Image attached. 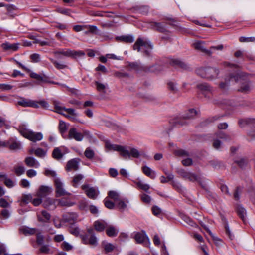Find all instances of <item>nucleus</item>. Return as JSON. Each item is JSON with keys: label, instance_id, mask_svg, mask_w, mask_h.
I'll use <instances>...</instances> for the list:
<instances>
[{"label": "nucleus", "instance_id": "nucleus-11", "mask_svg": "<svg viewBox=\"0 0 255 255\" xmlns=\"http://www.w3.org/2000/svg\"><path fill=\"white\" fill-rule=\"evenodd\" d=\"M134 239L137 244H144L146 242L149 243V239L144 231L141 232H136L134 234Z\"/></svg>", "mask_w": 255, "mask_h": 255}, {"label": "nucleus", "instance_id": "nucleus-26", "mask_svg": "<svg viewBox=\"0 0 255 255\" xmlns=\"http://www.w3.org/2000/svg\"><path fill=\"white\" fill-rule=\"evenodd\" d=\"M234 75L235 74H231L229 75L228 76H227L226 78H225V82H221L220 84V88L223 90H226L228 88V87L229 86L230 81H234V79H231V76Z\"/></svg>", "mask_w": 255, "mask_h": 255}, {"label": "nucleus", "instance_id": "nucleus-4", "mask_svg": "<svg viewBox=\"0 0 255 255\" xmlns=\"http://www.w3.org/2000/svg\"><path fill=\"white\" fill-rule=\"evenodd\" d=\"M197 114V111L194 109H189L185 114H184L179 119H176L175 123L176 125L181 126L185 125L187 124L185 120H189L193 118Z\"/></svg>", "mask_w": 255, "mask_h": 255}, {"label": "nucleus", "instance_id": "nucleus-52", "mask_svg": "<svg viewBox=\"0 0 255 255\" xmlns=\"http://www.w3.org/2000/svg\"><path fill=\"white\" fill-rule=\"evenodd\" d=\"M235 163L241 168H244L248 164L247 160L244 158H241L240 159L236 160L235 161Z\"/></svg>", "mask_w": 255, "mask_h": 255}, {"label": "nucleus", "instance_id": "nucleus-35", "mask_svg": "<svg viewBox=\"0 0 255 255\" xmlns=\"http://www.w3.org/2000/svg\"><path fill=\"white\" fill-rule=\"evenodd\" d=\"M55 56H58L62 55L66 57H70V49H60L53 52Z\"/></svg>", "mask_w": 255, "mask_h": 255}, {"label": "nucleus", "instance_id": "nucleus-9", "mask_svg": "<svg viewBox=\"0 0 255 255\" xmlns=\"http://www.w3.org/2000/svg\"><path fill=\"white\" fill-rule=\"evenodd\" d=\"M149 24L150 28L153 30L163 33H170V31L166 29L163 23L150 22Z\"/></svg>", "mask_w": 255, "mask_h": 255}, {"label": "nucleus", "instance_id": "nucleus-55", "mask_svg": "<svg viewBox=\"0 0 255 255\" xmlns=\"http://www.w3.org/2000/svg\"><path fill=\"white\" fill-rule=\"evenodd\" d=\"M119 151L120 152V155L125 159L129 158V152L128 150L125 149L124 147L122 146V148Z\"/></svg>", "mask_w": 255, "mask_h": 255}, {"label": "nucleus", "instance_id": "nucleus-44", "mask_svg": "<svg viewBox=\"0 0 255 255\" xmlns=\"http://www.w3.org/2000/svg\"><path fill=\"white\" fill-rule=\"evenodd\" d=\"M50 60L51 62L54 64L55 67L58 69H63L67 68V66L66 65H65L60 62H58L52 58H50Z\"/></svg>", "mask_w": 255, "mask_h": 255}, {"label": "nucleus", "instance_id": "nucleus-51", "mask_svg": "<svg viewBox=\"0 0 255 255\" xmlns=\"http://www.w3.org/2000/svg\"><path fill=\"white\" fill-rule=\"evenodd\" d=\"M14 172L17 176H20L25 172V168L22 166H18L14 167Z\"/></svg>", "mask_w": 255, "mask_h": 255}, {"label": "nucleus", "instance_id": "nucleus-24", "mask_svg": "<svg viewBox=\"0 0 255 255\" xmlns=\"http://www.w3.org/2000/svg\"><path fill=\"white\" fill-rule=\"evenodd\" d=\"M142 172L147 176L150 177L152 179L155 178L156 175L155 172L152 171L151 168L147 166H144L142 168Z\"/></svg>", "mask_w": 255, "mask_h": 255}, {"label": "nucleus", "instance_id": "nucleus-5", "mask_svg": "<svg viewBox=\"0 0 255 255\" xmlns=\"http://www.w3.org/2000/svg\"><path fill=\"white\" fill-rule=\"evenodd\" d=\"M87 231L90 237L88 238V235H83L81 236L82 241L85 244H89L91 246H96L98 244L97 239L95 236L94 229L92 228L88 229Z\"/></svg>", "mask_w": 255, "mask_h": 255}, {"label": "nucleus", "instance_id": "nucleus-29", "mask_svg": "<svg viewBox=\"0 0 255 255\" xmlns=\"http://www.w3.org/2000/svg\"><path fill=\"white\" fill-rule=\"evenodd\" d=\"M236 212L243 221L245 222L246 216V212L245 209L241 206H238L236 208Z\"/></svg>", "mask_w": 255, "mask_h": 255}, {"label": "nucleus", "instance_id": "nucleus-3", "mask_svg": "<svg viewBox=\"0 0 255 255\" xmlns=\"http://www.w3.org/2000/svg\"><path fill=\"white\" fill-rule=\"evenodd\" d=\"M141 47H143L145 48V50L144 51L145 54L147 56H149L150 55V51L149 49H152L153 45L149 40H145L142 38L139 37L133 45V49L134 50L140 52Z\"/></svg>", "mask_w": 255, "mask_h": 255}, {"label": "nucleus", "instance_id": "nucleus-2", "mask_svg": "<svg viewBox=\"0 0 255 255\" xmlns=\"http://www.w3.org/2000/svg\"><path fill=\"white\" fill-rule=\"evenodd\" d=\"M18 131L25 138L36 142L43 139V134L41 132H35L26 129L24 126L19 127Z\"/></svg>", "mask_w": 255, "mask_h": 255}, {"label": "nucleus", "instance_id": "nucleus-60", "mask_svg": "<svg viewBox=\"0 0 255 255\" xmlns=\"http://www.w3.org/2000/svg\"><path fill=\"white\" fill-rule=\"evenodd\" d=\"M239 41L241 42H255V37H246L242 36L240 37Z\"/></svg>", "mask_w": 255, "mask_h": 255}, {"label": "nucleus", "instance_id": "nucleus-6", "mask_svg": "<svg viewBox=\"0 0 255 255\" xmlns=\"http://www.w3.org/2000/svg\"><path fill=\"white\" fill-rule=\"evenodd\" d=\"M56 189V197H60L64 195H70V193L66 191L63 188V184L58 178H56L54 180Z\"/></svg>", "mask_w": 255, "mask_h": 255}, {"label": "nucleus", "instance_id": "nucleus-42", "mask_svg": "<svg viewBox=\"0 0 255 255\" xmlns=\"http://www.w3.org/2000/svg\"><path fill=\"white\" fill-rule=\"evenodd\" d=\"M30 76L31 78L36 79L38 81L41 82H46L45 76H43L42 75H39L34 72H31L30 74Z\"/></svg>", "mask_w": 255, "mask_h": 255}, {"label": "nucleus", "instance_id": "nucleus-59", "mask_svg": "<svg viewBox=\"0 0 255 255\" xmlns=\"http://www.w3.org/2000/svg\"><path fill=\"white\" fill-rule=\"evenodd\" d=\"M196 72L200 77L206 78V68H199L196 70Z\"/></svg>", "mask_w": 255, "mask_h": 255}, {"label": "nucleus", "instance_id": "nucleus-38", "mask_svg": "<svg viewBox=\"0 0 255 255\" xmlns=\"http://www.w3.org/2000/svg\"><path fill=\"white\" fill-rule=\"evenodd\" d=\"M36 242L37 245L40 246L43 245L44 242V237L40 232H37L36 234Z\"/></svg>", "mask_w": 255, "mask_h": 255}, {"label": "nucleus", "instance_id": "nucleus-10", "mask_svg": "<svg viewBox=\"0 0 255 255\" xmlns=\"http://www.w3.org/2000/svg\"><path fill=\"white\" fill-rule=\"evenodd\" d=\"M67 138L69 139H74L77 141H81L84 138V135L78 132L76 128H72L69 130Z\"/></svg>", "mask_w": 255, "mask_h": 255}, {"label": "nucleus", "instance_id": "nucleus-19", "mask_svg": "<svg viewBox=\"0 0 255 255\" xmlns=\"http://www.w3.org/2000/svg\"><path fill=\"white\" fill-rule=\"evenodd\" d=\"M54 107L57 112L61 114L63 113V111H64L70 115H75V110L72 108H66L60 106L59 104L56 103H55Z\"/></svg>", "mask_w": 255, "mask_h": 255}, {"label": "nucleus", "instance_id": "nucleus-37", "mask_svg": "<svg viewBox=\"0 0 255 255\" xmlns=\"http://www.w3.org/2000/svg\"><path fill=\"white\" fill-rule=\"evenodd\" d=\"M50 254L51 253V249L48 245H42L39 249L38 254Z\"/></svg>", "mask_w": 255, "mask_h": 255}, {"label": "nucleus", "instance_id": "nucleus-54", "mask_svg": "<svg viewBox=\"0 0 255 255\" xmlns=\"http://www.w3.org/2000/svg\"><path fill=\"white\" fill-rule=\"evenodd\" d=\"M222 117V116H215L214 117H211V118H209L208 119L205 120L203 122V125H207V124H208L209 123H212V122H214V121L219 119Z\"/></svg>", "mask_w": 255, "mask_h": 255}, {"label": "nucleus", "instance_id": "nucleus-14", "mask_svg": "<svg viewBox=\"0 0 255 255\" xmlns=\"http://www.w3.org/2000/svg\"><path fill=\"white\" fill-rule=\"evenodd\" d=\"M79 161L80 160L78 158H74L69 160L66 165V170L67 171L71 170H77L79 168Z\"/></svg>", "mask_w": 255, "mask_h": 255}, {"label": "nucleus", "instance_id": "nucleus-18", "mask_svg": "<svg viewBox=\"0 0 255 255\" xmlns=\"http://www.w3.org/2000/svg\"><path fill=\"white\" fill-rule=\"evenodd\" d=\"M56 199L47 198L43 201V206L45 208L54 209L56 207Z\"/></svg>", "mask_w": 255, "mask_h": 255}, {"label": "nucleus", "instance_id": "nucleus-23", "mask_svg": "<svg viewBox=\"0 0 255 255\" xmlns=\"http://www.w3.org/2000/svg\"><path fill=\"white\" fill-rule=\"evenodd\" d=\"M238 124L241 127H245L246 125L255 124V119L246 118L239 119Z\"/></svg>", "mask_w": 255, "mask_h": 255}, {"label": "nucleus", "instance_id": "nucleus-28", "mask_svg": "<svg viewBox=\"0 0 255 255\" xmlns=\"http://www.w3.org/2000/svg\"><path fill=\"white\" fill-rule=\"evenodd\" d=\"M197 87L204 94L206 92H212V88L207 83H201L197 85Z\"/></svg>", "mask_w": 255, "mask_h": 255}, {"label": "nucleus", "instance_id": "nucleus-16", "mask_svg": "<svg viewBox=\"0 0 255 255\" xmlns=\"http://www.w3.org/2000/svg\"><path fill=\"white\" fill-rule=\"evenodd\" d=\"M219 73L218 69L212 67L206 68V78L209 79H213L216 78Z\"/></svg>", "mask_w": 255, "mask_h": 255}, {"label": "nucleus", "instance_id": "nucleus-8", "mask_svg": "<svg viewBox=\"0 0 255 255\" xmlns=\"http://www.w3.org/2000/svg\"><path fill=\"white\" fill-rule=\"evenodd\" d=\"M81 188L84 191L87 197L91 199H95L99 194L98 190L94 187H89L88 184H84L81 186Z\"/></svg>", "mask_w": 255, "mask_h": 255}, {"label": "nucleus", "instance_id": "nucleus-64", "mask_svg": "<svg viewBox=\"0 0 255 255\" xmlns=\"http://www.w3.org/2000/svg\"><path fill=\"white\" fill-rule=\"evenodd\" d=\"M44 174L46 176L52 177L54 178V179H55L56 178H57L56 177L57 176L56 173L53 170H49V169H46L45 171V172H44Z\"/></svg>", "mask_w": 255, "mask_h": 255}, {"label": "nucleus", "instance_id": "nucleus-40", "mask_svg": "<svg viewBox=\"0 0 255 255\" xmlns=\"http://www.w3.org/2000/svg\"><path fill=\"white\" fill-rule=\"evenodd\" d=\"M108 197L114 200L115 202H118L120 199V197L118 193L114 191H110L108 192Z\"/></svg>", "mask_w": 255, "mask_h": 255}, {"label": "nucleus", "instance_id": "nucleus-32", "mask_svg": "<svg viewBox=\"0 0 255 255\" xmlns=\"http://www.w3.org/2000/svg\"><path fill=\"white\" fill-rule=\"evenodd\" d=\"M85 26H87L86 28L88 29V30L85 32L86 34L89 33L93 34H98L99 30L96 26L91 25H85Z\"/></svg>", "mask_w": 255, "mask_h": 255}, {"label": "nucleus", "instance_id": "nucleus-20", "mask_svg": "<svg viewBox=\"0 0 255 255\" xmlns=\"http://www.w3.org/2000/svg\"><path fill=\"white\" fill-rule=\"evenodd\" d=\"M24 162L25 164L29 167L38 168L39 166V162L33 157H26Z\"/></svg>", "mask_w": 255, "mask_h": 255}, {"label": "nucleus", "instance_id": "nucleus-49", "mask_svg": "<svg viewBox=\"0 0 255 255\" xmlns=\"http://www.w3.org/2000/svg\"><path fill=\"white\" fill-rule=\"evenodd\" d=\"M84 177L81 174H78L75 176L73 179V186L76 187L78 185L80 181L83 179Z\"/></svg>", "mask_w": 255, "mask_h": 255}, {"label": "nucleus", "instance_id": "nucleus-62", "mask_svg": "<svg viewBox=\"0 0 255 255\" xmlns=\"http://www.w3.org/2000/svg\"><path fill=\"white\" fill-rule=\"evenodd\" d=\"M168 87L169 90L173 93H175L177 91L176 84L173 82H169L168 83Z\"/></svg>", "mask_w": 255, "mask_h": 255}, {"label": "nucleus", "instance_id": "nucleus-43", "mask_svg": "<svg viewBox=\"0 0 255 255\" xmlns=\"http://www.w3.org/2000/svg\"><path fill=\"white\" fill-rule=\"evenodd\" d=\"M136 184L137 187L145 192H148V190L150 189V186L147 184H144L142 183L141 181H139L136 182Z\"/></svg>", "mask_w": 255, "mask_h": 255}, {"label": "nucleus", "instance_id": "nucleus-12", "mask_svg": "<svg viewBox=\"0 0 255 255\" xmlns=\"http://www.w3.org/2000/svg\"><path fill=\"white\" fill-rule=\"evenodd\" d=\"M52 192V188L51 187L41 185L39 187L38 191L36 193V195L38 197L43 198L49 195Z\"/></svg>", "mask_w": 255, "mask_h": 255}, {"label": "nucleus", "instance_id": "nucleus-22", "mask_svg": "<svg viewBox=\"0 0 255 255\" xmlns=\"http://www.w3.org/2000/svg\"><path fill=\"white\" fill-rule=\"evenodd\" d=\"M204 43L203 42H197L194 43V46L197 50H200V51L207 54L209 55H211L212 51L208 50L204 47Z\"/></svg>", "mask_w": 255, "mask_h": 255}, {"label": "nucleus", "instance_id": "nucleus-61", "mask_svg": "<svg viewBox=\"0 0 255 255\" xmlns=\"http://www.w3.org/2000/svg\"><path fill=\"white\" fill-rule=\"evenodd\" d=\"M175 153L176 155L179 156H189V153L185 150L183 149H178L175 151Z\"/></svg>", "mask_w": 255, "mask_h": 255}, {"label": "nucleus", "instance_id": "nucleus-56", "mask_svg": "<svg viewBox=\"0 0 255 255\" xmlns=\"http://www.w3.org/2000/svg\"><path fill=\"white\" fill-rule=\"evenodd\" d=\"M140 155V152L136 148H132L129 152V157L132 156L134 158H138Z\"/></svg>", "mask_w": 255, "mask_h": 255}, {"label": "nucleus", "instance_id": "nucleus-27", "mask_svg": "<svg viewBox=\"0 0 255 255\" xmlns=\"http://www.w3.org/2000/svg\"><path fill=\"white\" fill-rule=\"evenodd\" d=\"M170 63L173 66L180 67L182 69H186L187 68L186 64L178 59H172Z\"/></svg>", "mask_w": 255, "mask_h": 255}, {"label": "nucleus", "instance_id": "nucleus-1", "mask_svg": "<svg viewBox=\"0 0 255 255\" xmlns=\"http://www.w3.org/2000/svg\"><path fill=\"white\" fill-rule=\"evenodd\" d=\"M225 65L236 69L234 76H231V79H234L235 82L239 83L238 91L242 93H247L252 88V84L249 77L246 74L241 72L239 70V66L235 64L225 62Z\"/></svg>", "mask_w": 255, "mask_h": 255}, {"label": "nucleus", "instance_id": "nucleus-15", "mask_svg": "<svg viewBox=\"0 0 255 255\" xmlns=\"http://www.w3.org/2000/svg\"><path fill=\"white\" fill-rule=\"evenodd\" d=\"M19 43H10L6 42L1 44V47L4 51L14 52L18 50L19 49Z\"/></svg>", "mask_w": 255, "mask_h": 255}, {"label": "nucleus", "instance_id": "nucleus-34", "mask_svg": "<svg viewBox=\"0 0 255 255\" xmlns=\"http://www.w3.org/2000/svg\"><path fill=\"white\" fill-rule=\"evenodd\" d=\"M102 246L104 248L106 253L111 252L115 248V247L113 244L107 243L105 241L102 242Z\"/></svg>", "mask_w": 255, "mask_h": 255}, {"label": "nucleus", "instance_id": "nucleus-21", "mask_svg": "<svg viewBox=\"0 0 255 255\" xmlns=\"http://www.w3.org/2000/svg\"><path fill=\"white\" fill-rule=\"evenodd\" d=\"M77 215L75 213H67L63 216V220L69 224H73L77 220Z\"/></svg>", "mask_w": 255, "mask_h": 255}, {"label": "nucleus", "instance_id": "nucleus-57", "mask_svg": "<svg viewBox=\"0 0 255 255\" xmlns=\"http://www.w3.org/2000/svg\"><path fill=\"white\" fill-rule=\"evenodd\" d=\"M69 231L71 234L76 237L78 236L80 234V229L79 228L76 227H70L69 228Z\"/></svg>", "mask_w": 255, "mask_h": 255}, {"label": "nucleus", "instance_id": "nucleus-17", "mask_svg": "<svg viewBox=\"0 0 255 255\" xmlns=\"http://www.w3.org/2000/svg\"><path fill=\"white\" fill-rule=\"evenodd\" d=\"M19 231L25 236L33 235L37 233L38 230L35 228H30L27 226H23L19 229Z\"/></svg>", "mask_w": 255, "mask_h": 255}, {"label": "nucleus", "instance_id": "nucleus-13", "mask_svg": "<svg viewBox=\"0 0 255 255\" xmlns=\"http://www.w3.org/2000/svg\"><path fill=\"white\" fill-rule=\"evenodd\" d=\"M179 174L184 179L188 180L191 182H195L198 180V177L196 174L184 170L180 171Z\"/></svg>", "mask_w": 255, "mask_h": 255}, {"label": "nucleus", "instance_id": "nucleus-39", "mask_svg": "<svg viewBox=\"0 0 255 255\" xmlns=\"http://www.w3.org/2000/svg\"><path fill=\"white\" fill-rule=\"evenodd\" d=\"M47 153V151L41 148H38L34 151V154L36 156L39 158H44Z\"/></svg>", "mask_w": 255, "mask_h": 255}, {"label": "nucleus", "instance_id": "nucleus-45", "mask_svg": "<svg viewBox=\"0 0 255 255\" xmlns=\"http://www.w3.org/2000/svg\"><path fill=\"white\" fill-rule=\"evenodd\" d=\"M58 128L59 132L62 135V136H63V134L65 133L67 130L66 123L62 121H60L59 122Z\"/></svg>", "mask_w": 255, "mask_h": 255}, {"label": "nucleus", "instance_id": "nucleus-63", "mask_svg": "<svg viewBox=\"0 0 255 255\" xmlns=\"http://www.w3.org/2000/svg\"><path fill=\"white\" fill-rule=\"evenodd\" d=\"M104 205L105 207L109 209H113L115 207V204L113 202L106 198L104 200Z\"/></svg>", "mask_w": 255, "mask_h": 255}, {"label": "nucleus", "instance_id": "nucleus-47", "mask_svg": "<svg viewBox=\"0 0 255 255\" xmlns=\"http://www.w3.org/2000/svg\"><path fill=\"white\" fill-rule=\"evenodd\" d=\"M42 216L44 218V220H43L41 217H38V219L39 221L41 222H47L49 221L51 218L50 214L46 211L43 210L41 212Z\"/></svg>", "mask_w": 255, "mask_h": 255}, {"label": "nucleus", "instance_id": "nucleus-33", "mask_svg": "<svg viewBox=\"0 0 255 255\" xmlns=\"http://www.w3.org/2000/svg\"><path fill=\"white\" fill-rule=\"evenodd\" d=\"M116 39L126 43H132L134 41V37L131 35L122 36L118 37Z\"/></svg>", "mask_w": 255, "mask_h": 255}, {"label": "nucleus", "instance_id": "nucleus-31", "mask_svg": "<svg viewBox=\"0 0 255 255\" xmlns=\"http://www.w3.org/2000/svg\"><path fill=\"white\" fill-rule=\"evenodd\" d=\"M32 196L31 194H23L21 199L18 200L20 202V204L22 205V204H27L32 201Z\"/></svg>", "mask_w": 255, "mask_h": 255}, {"label": "nucleus", "instance_id": "nucleus-36", "mask_svg": "<svg viewBox=\"0 0 255 255\" xmlns=\"http://www.w3.org/2000/svg\"><path fill=\"white\" fill-rule=\"evenodd\" d=\"M106 234L109 237H115L118 234V231L114 227L110 226L106 229Z\"/></svg>", "mask_w": 255, "mask_h": 255}, {"label": "nucleus", "instance_id": "nucleus-50", "mask_svg": "<svg viewBox=\"0 0 255 255\" xmlns=\"http://www.w3.org/2000/svg\"><path fill=\"white\" fill-rule=\"evenodd\" d=\"M95 83L96 86V89L99 92H101L104 93H106L105 90L106 86L105 84L98 81H95Z\"/></svg>", "mask_w": 255, "mask_h": 255}, {"label": "nucleus", "instance_id": "nucleus-25", "mask_svg": "<svg viewBox=\"0 0 255 255\" xmlns=\"http://www.w3.org/2000/svg\"><path fill=\"white\" fill-rule=\"evenodd\" d=\"M94 227L98 232L103 231L105 228L107 227V224L106 222L103 221H96L94 222Z\"/></svg>", "mask_w": 255, "mask_h": 255}, {"label": "nucleus", "instance_id": "nucleus-46", "mask_svg": "<svg viewBox=\"0 0 255 255\" xmlns=\"http://www.w3.org/2000/svg\"><path fill=\"white\" fill-rule=\"evenodd\" d=\"M8 141L9 142V144L7 147H9V149L11 150H15L20 148L21 145L19 142L13 141L10 143V140Z\"/></svg>", "mask_w": 255, "mask_h": 255}, {"label": "nucleus", "instance_id": "nucleus-53", "mask_svg": "<svg viewBox=\"0 0 255 255\" xmlns=\"http://www.w3.org/2000/svg\"><path fill=\"white\" fill-rule=\"evenodd\" d=\"M5 15H7L8 18H13L16 16V14L13 11L12 7L9 5L7 7V12L5 13Z\"/></svg>", "mask_w": 255, "mask_h": 255}, {"label": "nucleus", "instance_id": "nucleus-41", "mask_svg": "<svg viewBox=\"0 0 255 255\" xmlns=\"http://www.w3.org/2000/svg\"><path fill=\"white\" fill-rule=\"evenodd\" d=\"M70 53L69 57H72L74 58L85 55V53L82 51H75L70 49Z\"/></svg>", "mask_w": 255, "mask_h": 255}, {"label": "nucleus", "instance_id": "nucleus-30", "mask_svg": "<svg viewBox=\"0 0 255 255\" xmlns=\"http://www.w3.org/2000/svg\"><path fill=\"white\" fill-rule=\"evenodd\" d=\"M63 155L64 154L62 152L60 147L54 148L52 152L53 158L57 160L61 159L63 157Z\"/></svg>", "mask_w": 255, "mask_h": 255}, {"label": "nucleus", "instance_id": "nucleus-58", "mask_svg": "<svg viewBox=\"0 0 255 255\" xmlns=\"http://www.w3.org/2000/svg\"><path fill=\"white\" fill-rule=\"evenodd\" d=\"M61 248L65 251H69L73 249V246L69 243L64 241L61 245Z\"/></svg>", "mask_w": 255, "mask_h": 255}, {"label": "nucleus", "instance_id": "nucleus-48", "mask_svg": "<svg viewBox=\"0 0 255 255\" xmlns=\"http://www.w3.org/2000/svg\"><path fill=\"white\" fill-rule=\"evenodd\" d=\"M84 155L88 159H91L94 157L95 153L91 148L88 147L84 152Z\"/></svg>", "mask_w": 255, "mask_h": 255}, {"label": "nucleus", "instance_id": "nucleus-7", "mask_svg": "<svg viewBox=\"0 0 255 255\" xmlns=\"http://www.w3.org/2000/svg\"><path fill=\"white\" fill-rule=\"evenodd\" d=\"M17 104L23 107H32L37 108L39 107L37 101L26 99L24 97H20Z\"/></svg>", "mask_w": 255, "mask_h": 255}]
</instances>
